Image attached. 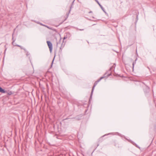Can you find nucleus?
<instances>
[{
    "label": "nucleus",
    "mask_w": 156,
    "mask_h": 156,
    "mask_svg": "<svg viewBox=\"0 0 156 156\" xmlns=\"http://www.w3.org/2000/svg\"><path fill=\"white\" fill-rule=\"evenodd\" d=\"M105 76H102V77H101L100 79H99L97 81H96L94 83V86L92 88V91H91V95H90V97H91L92 96V94H93V91H94V87H95V86L97 85V84H98V83L102 79L104 78L105 77Z\"/></svg>",
    "instance_id": "f257e3e1"
},
{
    "label": "nucleus",
    "mask_w": 156,
    "mask_h": 156,
    "mask_svg": "<svg viewBox=\"0 0 156 156\" xmlns=\"http://www.w3.org/2000/svg\"><path fill=\"white\" fill-rule=\"evenodd\" d=\"M67 38V35H65L63 38V41H64L65 39H66Z\"/></svg>",
    "instance_id": "6e6552de"
},
{
    "label": "nucleus",
    "mask_w": 156,
    "mask_h": 156,
    "mask_svg": "<svg viewBox=\"0 0 156 156\" xmlns=\"http://www.w3.org/2000/svg\"><path fill=\"white\" fill-rule=\"evenodd\" d=\"M47 43L49 48L50 51V52H51L52 49V44L50 41H47Z\"/></svg>",
    "instance_id": "7ed1b4c3"
},
{
    "label": "nucleus",
    "mask_w": 156,
    "mask_h": 156,
    "mask_svg": "<svg viewBox=\"0 0 156 156\" xmlns=\"http://www.w3.org/2000/svg\"><path fill=\"white\" fill-rule=\"evenodd\" d=\"M137 60V59H136L135 60V61L133 62V68L134 67V65L136 64V61Z\"/></svg>",
    "instance_id": "0eeeda50"
},
{
    "label": "nucleus",
    "mask_w": 156,
    "mask_h": 156,
    "mask_svg": "<svg viewBox=\"0 0 156 156\" xmlns=\"http://www.w3.org/2000/svg\"><path fill=\"white\" fill-rule=\"evenodd\" d=\"M24 51H25V53H26V55L27 56H28L30 55V53L26 49H24Z\"/></svg>",
    "instance_id": "423d86ee"
},
{
    "label": "nucleus",
    "mask_w": 156,
    "mask_h": 156,
    "mask_svg": "<svg viewBox=\"0 0 156 156\" xmlns=\"http://www.w3.org/2000/svg\"><path fill=\"white\" fill-rule=\"evenodd\" d=\"M95 1L100 6V7L101 8V9L103 10V8L102 6L100 4L99 2L97 0H95Z\"/></svg>",
    "instance_id": "39448f33"
},
{
    "label": "nucleus",
    "mask_w": 156,
    "mask_h": 156,
    "mask_svg": "<svg viewBox=\"0 0 156 156\" xmlns=\"http://www.w3.org/2000/svg\"><path fill=\"white\" fill-rule=\"evenodd\" d=\"M41 25H43V26H45V27H47V28H49V27H47V26H45V25H43V24H41Z\"/></svg>",
    "instance_id": "1a4fd4ad"
},
{
    "label": "nucleus",
    "mask_w": 156,
    "mask_h": 156,
    "mask_svg": "<svg viewBox=\"0 0 156 156\" xmlns=\"http://www.w3.org/2000/svg\"><path fill=\"white\" fill-rule=\"evenodd\" d=\"M110 75V74H108V76Z\"/></svg>",
    "instance_id": "f8f14e48"
},
{
    "label": "nucleus",
    "mask_w": 156,
    "mask_h": 156,
    "mask_svg": "<svg viewBox=\"0 0 156 156\" xmlns=\"http://www.w3.org/2000/svg\"><path fill=\"white\" fill-rule=\"evenodd\" d=\"M78 30H81V31L83 30H84V29H78Z\"/></svg>",
    "instance_id": "9d476101"
},
{
    "label": "nucleus",
    "mask_w": 156,
    "mask_h": 156,
    "mask_svg": "<svg viewBox=\"0 0 156 156\" xmlns=\"http://www.w3.org/2000/svg\"><path fill=\"white\" fill-rule=\"evenodd\" d=\"M54 59H53V61H52V63H53V61H54Z\"/></svg>",
    "instance_id": "ddd939ff"
},
{
    "label": "nucleus",
    "mask_w": 156,
    "mask_h": 156,
    "mask_svg": "<svg viewBox=\"0 0 156 156\" xmlns=\"http://www.w3.org/2000/svg\"><path fill=\"white\" fill-rule=\"evenodd\" d=\"M14 42H15V41ZM14 44H17L16 43H15V42H14Z\"/></svg>",
    "instance_id": "9b49d317"
},
{
    "label": "nucleus",
    "mask_w": 156,
    "mask_h": 156,
    "mask_svg": "<svg viewBox=\"0 0 156 156\" xmlns=\"http://www.w3.org/2000/svg\"><path fill=\"white\" fill-rule=\"evenodd\" d=\"M14 41H13L12 42V44L14 46H16L20 47L21 49H23L24 50V49H25V48H23V47H22L21 46L19 45L18 44H14Z\"/></svg>",
    "instance_id": "20e7f679"
},
{
    "label": "nucleus",
    "mask_w": 156,
    "mask_h": 156,
    "mask_svg": "<svg viewBox=\"0 0 156 156\" xmlns=\"http://www.w3.org/2000/svg\"><path fill=\"white\" fill-rule=\"evenodd\" d=\"M91 12H89V13H91Z\"/></svg>",
    "instance_id": "4468645a"
},
{
    "label": "nucleus",
    "mask_w": 156,
    "mask_h": 156,
    "mask_svg": "<svg viewBox=\"0 0 156 156\" xmlns=\"http://www.w3.org/2000/svg\"><path fill=\"white\" fill-rule=\"evenodd\" d=\"M0 92H1L2 93H7V94L9 95H11L12 93L11 91H9L8 92H7V91L6 90H4L1 87H0Z\"/></svg>",
    "instance_id": "f03ea898"
}]
</instances>
